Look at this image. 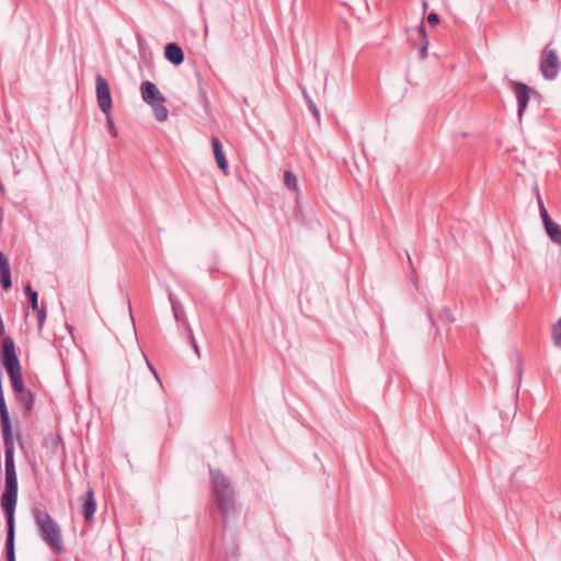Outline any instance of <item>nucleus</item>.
I'll use <instances>...</instances> for the list:
<instances>
[{"mask_svg": "<svg viewBox=\"0 0 561 561\" xmlns=\"http://www.w3.org/2000/svg\"><path fill=\"white\" fill-rule=\"evenodd\" d=\"M32 514L43 541L56 553H62L64 546L60 526L45 508L35 507Z\"/></svg>", "mask_w": 561, "mask_h": 561, "instance_id": "3", "label": "nucleus"}, {"mask_svg": "<svg viewBox=\"0 0 561 561\" xmlns=\"http://www.w3.org/2000/svg\"><path fill=\"white\" fill-rule=\"evenodd\" d=\"M428 319H430V321H431L432 323L434 322V319H433V317H432V314H431V313L428 314Z\"/></svg>", "mask_w": 561, "mask_h": 561, "instance_id": "32", "label": "nucleus"}, {"mask_svg": "<svg viewBox=\"0 0 561 561\" xmlns=\"http://www.w3.org/2000/svg\"><path fill=\"white\" fill-rule=\"evenodd\" d=\"M538 205H539V210H540V216H541L542 222H543V225H546L549 221H551L552 219L550 218L548 210L546 209V207L542 204L539 196H538Z\"/></svg>", "mask_w": 561, "mask_h": 561, "instance_id": "25", "label": "nucleus"}, {"mask_svg": "<svg viewBox=\"0 0 561 561\" xmlns=\"http://www.w3.org/2000/svg\"><path fill=\"white\" fill-rule=\"evenodd\" d=\"M15 402L22 410L23 417H28L34 409L35 398L33 392L27 389L14 396Z\"/></svg>", "mask_w": 561, "mask_h": 561, "instance_id": "11", "label": "nucleus"}, {"mask_svg": "<svg viewBox=\"0 0 561 561\" xmlns=\"http://www.w3.org/2000/svg\"><path fill=\"white\" fill-rule=\"evenodd\" d=\"M202 98L204 100V103L206 104L207 103V99H206V93L204 91L202 92Z\"/></svg>", "mask_w": 561, "mask_h": 561, "instance_id": "31", "label": "nucleus"}, {"mask_svg": "<svg viewBox=\"0 0 561 561\" xmlns=\"http://www.w3.org/2000/svg\"><path fill=\"white\" fill-rule=\"evenodd\" d=\"M106 116H107V126H108V130H110V133H111V135H112V136L116 137V136H117V130H116V128H115V126H114V123H113V121H112V118H111L110 114H108V115H106Z\"/></svg>", "mask_w": 561, "mask_h": 561, "instance_id": "27", "label": "nucleus"}, {"mask_svg": "<svg viewBox=\"0 0 561 561\" xmlns=\"http://www.w3.org/2000/svg\"><path fill=\"white\" fill-rule=\"evenodd\" d=\"M2 363L9 376L21 374L20 360L15 353L12 337L7 336L2 342Z\"/></svg>", "mask_w": 561, "mask_h": 561, "instance_id": "6", "label": "nucleus"}, {"mask_svg": "<svg viewBox=\"0 0 561 561\" xmlns=\"http://www.w3.org/2000/svg\"><path fill=\"white\" fill-rule=\"evenodd\" d=\"M165 58L173 65L179 66L184 61V53L175 43H169L164 47Z\"/></svg>", "mask_w": 561, "mask_h": 561, "instance_id": "13", "label": "nucleus"}, {"mask_svg": "<svg viewBox=\"0 0 561 561\" xmlns=\"http://www.w3.org/2000/svg\"><path fill=\"white\" fill-rule=\"evenodd\" d=\"M5 488L1 495V508L7 519L5 559L15 560V507L18 502V477L14 460L4 461Z\"/></svg>", "mask_w": 561, "mask_h": 561, "instance_id": "1", "label": "nucleus"}, {"mask_svg": "<svg viewBox=\"0 0 561 561\" xmlns=\"http://www.w3.org/2000/svg\"><path fill=\"white\" fill-rule=\"evenodd\" d=\"M0 191L3 192L4 191V186L2 183H0Z\"/></svg>", "mask_w": 561, "mask_h": 561, "instance_id": "33", "label": "nucleus"}, {"mask_svg": "<svg viewBox=\"0 0 561 561\" xmlns=\"http://www.w3.org/2000/svg\"><path fill=\"white\" fill-rule=\"evenodd\" d=\"M184 329H185V331H186V333H187V336H188L190 343H191V345H192V347H193V350H194L195 354L197 355V357H201L199 346H198V344H197V342H196V339H195V336H194L193 329H192V327H191V324H190L188 320H185V321H184Z\"/></svg>", "mask_w": 561, "mask_h": 561, "instance_id": "21", "label": "nucleus"}, {"mask_svg": "<svg viewBox=\"0 0 561 561\" xmlns=\"http://www.w3.org/2000/svg\"><path fill=\"white\" fill-rule=\"evenodd\" d=\"M284 184L286 185V187L294 192V193H297L298 192V182H297V178L296 175L289 171V170H286L284 172Z\"/></svg>", "mask_w": 561, "mask_h": 561, "instance_id": "19", "label": "nucleus"}, {"mask_svg": "<svg viewBox=\"0 0 561 561\" xmlns=\"http://www.w3.org/2000/svg\"><path fill=\"white\" fill-rule=\"evenodd\" d=\"M304 95L307 100L308 106L310 111L312 112L313 116L319 119L320 118V112L316 105V103L311 100V98L307 94L306 90H304Z\"/></svg>", "mask_w": 561, "mask_h": 561, "instance_id": "24", "label": "nucleus"}, {"mask_svg": "<svg viewBox=\"0 0 561 561\" xmlns=\"http://www.w3.org/2000/svg\"><path fill=\"white\" fill-rule=\"evenodd\" d=\"M438 318H439V320H442L446 323L454 321L453 313L450 312V310L448 308H445V307L440 309Z\"/></svg>", "mask_w": 561, "mask_h": 561, "instance_id": "26", "label": "nucleus"}, {"mask_svg": "<svg viewBox=\"0 0 561 561\" xmlns=\"http://www.w3.org/2000/svg\"><path fill=\"white\" fill-rule=\"evenodd\" d=\"M551 335L554 346L561 348V318L552 325Z\"/></svg>", "mask_w": 561, "mask_h": 561, "instance_id": "22", "label": "nucleus"}, {"mask_svg": "<svg viewBox=\"0 0 561 561\" xmlns=\"http://www.w3.org/2000/svg\"><path fill=\"white\" fill-rule=\"evenodd\" d=\"M3 221V210L2 208H0V225L2 224Z\"/></svg>", "mask_w": 561, "mask_h": 561, "instance_id": "30", "label": "nucleus"}, {"mask_svg": "<svg viewBox=\"0 0 561 561\" xmlns=\"http://www.w3.org/2000/svg\"><path fill=\"white\" fill-rule=\"evenodd\" d=\"M95 510L96 501L94 496V491L92 488H89L82 501V514L84 516L85 522H90L93 519Z\"/></svg>", "mask_w": 561, "mask_h": 561, "instance_id": "12", "label": "nucleus"}, {"mask_svg": "<svg viewBox=\"0 0 561 561\" xmlns=\"http://www.w3.org/2000/svg\"><path fill=\"white\" fill-rule=\"evenodd\" d=\"M211 146H213V151H214V156H215L218 168L221 171H224L225 173H227L228 162H227V159L222 151V145H221L220 140L217 137H213Z\"/></svg>", "mask_w": 561, "mask_h": 561, "instance_id": "16", "label": "nucleus"}, {"mask_svg": "<svg viewBox=\"0 0 561 561\" xmlns=\"http://www.w3.org/2000/svg\"><path fill=\"white\" fill-rule=\"evenodd\" d=\"M545 230L550 238V240L554 243L560 244L561 243V228L558 224H556L553 220L549 221L548 224L543 225Z\"/></svg>", "mask_w": 561, "mask_h": 561, "instance_id": "18", "label": "nucleus"}, {"mask_svg": "<svg viewBox=\"0 0 561 561\" xmlns=\"http://www.w3.org/2000/svg\"><path fill=\"white\" fill-rule=\"evenodd\" d=\"M8 420H11V419H10V414H9L8 407L5 403V399L0 398V421L7 422Z\"/></svg>", "mask_w": 561, "mask_h": 561, "instance_id": "23", "label": "nucleus"}, {"mask_svg": "<svg viewBox=\"0 0 561 561\" xmlns=\"http://www.w3.org/2000/svg\"><path fill=\"white\" fill-rule=\"evenodd\" d=\"M540 72L546 80H554L561 69V61L556 49L548 44L542 50L540 60Z\"/></svg>", "mask_w": 561, "mask_h": 561, "instance_id": "5", "label": "nucleus"}, {"mask_svg": "<svg viewBox=\"0 0 561 561\" xmlns=\"http://www.w3.org/2000/svg\"><path fill=\"white\" fill-rule=\"evenodd\" d=\"M414 32H415L416 36L421 39V48L419 51L420 58L425 59L427 57L428 38H427V34H426L424 25L420 24L414 30Z\"/></svg>", "mask_w": 561, "mask_h": 561, "instance_id": "17", "label": "nucleus"}, {"mask_svg": "<svg viewBox=\"0 0 561 561\" xmlns=\"http://www.w3.org/2000/svg\"><path fill=\"white\" fill-rule=\"evenodd\" d=\"M147 364H148L150 371L153 374L156 380L159 382L160 386H162V382H161L159 375H158L157 370L154 369V367L148 360H147Z\"/></svg>", "mask_w": 561, "mask_h": 561, "instance_id": "29", "label": "nucleus"}, {"mask_svg": "<svg viewBox=\"0 0 561 561\" xmlns=\"http://www.w3.org/2000/svg\"><path fill=\"white\" fill-rule=\"evenodd\" d=\"M211 492L225 522L236 510L234 491L230 480L218 469H209Z\"/></svg>", "mask_w": 561, "mask_h": 561, "instance_id": "2", "label": "nucleus"}, {"mask_svg": "<svg viewBox=\"0 0 561 561\" xmlns=\"http://www.w3.org/2000/svg\"><path fill=\"white\" fill-rule=\"evenodd\" d=\"M1 435L4 447V461L14 460V435L11 420L1 422Z\"/></svg>", "mask_w": 561, "mask_h": 561, "instance_id": "9", "label": "nucleus"}, {"mask_svg": "<svg viewBox=\"0 0 561 561\" xmlns=\"http://www.w3.org/2000/svg\"><path fill=\"white\" fill-rule=\"evenodd\" d=\"M0 285L3 289H9L12 286L10 263L4 254L0 251Z\"/></svg>", "mask_w": 561, "mask_h": 561, "instance_id": "15", "label": "nucleus"}, {"mask_svg": "<svg viewBox=\"0 0 561 561\" xmlns=\"http://www.w3.org/2000/svg\"><path fill=\"white\" fill-rule=\"evenodd\" d=\"M9 377H10V380H11V383H12V389H13L14 396L20 393V392H23V391L27 390V388H25V386H24V381H23V378H22V373L18 374V375H12V376H9Z\"/></svg>", "mask_w": 561, "mask_h": 561, "instance_id": "20", "label": "nucleus"}, {"mask_svg": "<svg viewBox=\"0 0 561 561\" xmlns=\"http://www.w3.org/2000/svg\"><path fill=\"white\" fill-rule=\"evenodd\" d=\"M142 100L152 107L154 117L158 122H164L168 118L169 111L164 106L165 98L151 81H144L140 84Z\"/></svg>", "mask_w": 561, "mask_h": 561, "instance_id": "4", "label": "nucleus"}, {"mask_svg": "<svg viewBox=\"0 0 561 561\" xmlns=\"http://www.w3.org/2000/svg\"><path fill=\"white\" fill-rule=\"evenodd\" d=\"M95 83L99 107L105 115H108L112 108V98L108 83L100 73L95 77Z\"/></svg>", "mask_w": 561, "mask_h": 561, "instance_id": "7", "label": "nucleus"}, {"mask_svg": "<svg viewBox=\"0 0 561 561\" xmlns=\"http://www.w3.org/2000/svg\"><path fill=\"white\" fill-rule=\"evenodd\" d=\"M169 301L171 304L172 312L174 316V319L178 323H182L184 327V321L187 320L185 310L179 298L174 295L173 291H169L168 294Z\"/></svg>", "mask_w": 561, "mask_h": 561, "instance_id": "14", "label": "nucleus"}, {"mask_svg": "<svg viewBox=\"0 0 561 561\" xmlns=\"http://www.w3.org/2000/svg\"><path fill=\"white\" fill-rule=\"evenodd\" d=\"M26 296L28 297L30 307L34 312L37 313L38 328L42 329L46 320V310L44 305H38V294L33 290L31 285H26L24 288Z\"/></svg>", "mask_w": 561, "mask_h": 561, "instance_id": "10", "label": "nucleus"}, {"mask_svg": "<svg viewBox=\"0 0 561 561\" xmlns=\"http://www.w3.org/2000/svg\"><path fill=\"white\" fill-rule=\"evenodd\" d=\"M427 22L432 25H436L438 24L439 22V18L438 15L435 13V12H431L428 15H427Z\"/></svg>", "mask_w": 561, "mask_h": 561, "instance_id": "28", "label": "nucleus"}, {"mask_svg": "<svg viewBox=\"0 0 561 561\" xmlns=\"http://www.w3.org/2000/svg\"><path fill=\"white\" fill-rule=\"evenodd\" d=\"M19 440H21V434H18ZM20 445L22 446V442H20Z\"/></svg>", "mask_w": 561, "mask_h": 561, "instance_id": "34", "label": "nucleus"}, {"mask_svg": "<svg viewBox=\"0 0 561 561\" xmlns=\"http://www.w3.org/2000/svg\"><path fill=\"white\" fill-rule=\"evenodd\" d=\"M512 85L517 100V115L520 119L528 105L530 94L538 95V92L522 81H512Z\"/></svg>", "mask_w": 561, "mask_h": 561, "instance_id": "8", "label": "nucleus"}]
</instances>
